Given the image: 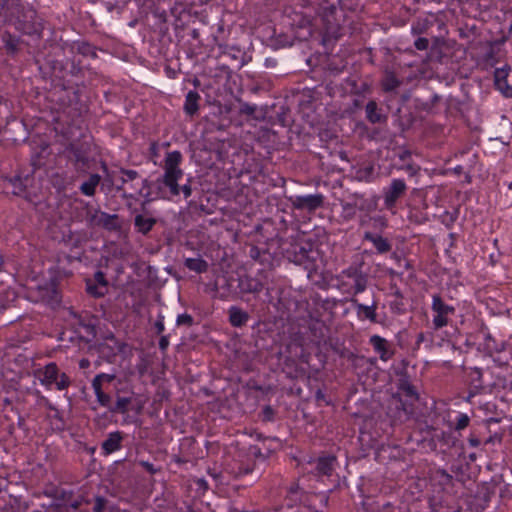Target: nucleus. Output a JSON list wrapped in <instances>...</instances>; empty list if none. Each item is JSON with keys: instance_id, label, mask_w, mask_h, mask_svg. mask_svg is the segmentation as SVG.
I'll use <instances>...</instances> for the list:
<instances>
[{"instance_id": "obj_1", "label": "nucleus", "mask_w": 512, "mask_h": 512, "mask_svg": "<svg viewBox=\"0 0 512 512\" xmlns=\"http://www.w3.org/2000/svg\"><path fill=\"white\" fill-rule=\"evenodd\" d=\"M75 53L94 59L97 57V48L87 41L52 45L50 53L39 69L44 77H50L55 87L65 91L73 90L77 94L75 88L78 83L75 79L82 77L83 69L80 62H76Z\"/></svg>"}, {"instance_id": "obj_2", "label": "nucleus", "mask_w": 512, "mask_h": 512, "mask_svg": "<svg viewBox=\"0 0 512 512\" xmlns=\"http://www.w3.org/2000/svg\"><path fill=\"white\" fill-rule=\"evenodd\" d=\"M272 241H276L282 255L289 262L303 266L309 272L316 269L318 251L314 249L312 241L294 238L288 240L280 237H276Z\"/></svg>"}, {"instance_id": "obj_3", "label": "nucleus", "mask_w": 512, "mask_h": 512, "mask_svg": "<svg viewBox=\"0 0 512 512\" xmlns=\"http://www.w3.org/2000/svg\"><path fill=\"white\" fill-rule=\"evenodd\" d=\"M316 13L320 17L328 37L338 39L341 36L342 14L339 10L341 0H314Z\"/></svg>"}, {"instance_id": "obj_4", "label": "nucleus", "mask_w": 512, "mask_h": 512, "mask_svg": "<svg viewBox=\"0 0 512 512\" xmlns=\"http://www.w3.org/2000/svg\"><path fill=\"white\" fill-rule=\"evenodd\" d=\"M397 388L398 392L392 395L391 403L397 410L395 417L401 418L403 414V421H406L414 414V402L419 396L415 386L403 375L398 380Z\"/></svg>"}, {"instance_id": "obj_5", "label": "nucleus", "mask_w": 512, "mask_h": 512, "mask_svg": "<svg viewBox=\"0 0 512 512\" xmlns=\"http://www.w3.org/2000/svg\"><path fill=\"white\" fill-rule=\"evenodd\" d=\"M182 159L183 156L180 151L175 150L168 152L164 159V174L157 180L158 183H162L166 186L173 196L179 195L178 181L184 174L183 170L180 168Z\"/></svg>"}, {"instance_id": "obj_6", "label": "nucleus", "mask_w": 512, "mask_h": 512, "mask_svg": "<svg viewBox=\"0 0 512 512\" xmlns=\"http://www.w3.org/2000/svg\"><path fill=\"white\" fill-rule=\"evenodd\" d=\"M64 154L76 170L84 169L89 163L90 145L85 141H73L66 146Z\"/></svg>"}, {"instance_id": "obj_7", "label": "nucleus", "mask_w": 512, "mask_h": 512, "mask_svg": "<svg viewBox=\"0 0 512 512\" xmlns=\"http://www.w3.org/2000/svg\"><path fill=\"white\" fill-rule=\"evenodd\" d=\"M86 220L89 226L101 227L110 232L119 231L122 228L119 215L108 214L100 210H94L93 212L89 211L87 213Z\"/></svg>"}, {"instance_id": "obj_8", "label": "nucleus", "mask_w": 512, "mask_h": 512, "mask_svg": "<svg viewBox=\"0 0 512 512\" xmlns=\"http://www.w3.org/2000/svg\"><path fill=\"white\" fill-rule=\"evenodd\" d=\"M40 381L47 387L55 384L58 390H65L71 385L69 376L64 372L60 373L57 364L54 362L44 366L43 378Z\"/></svg>"}, {"instance_id": "obj_9", "label": "nucleus", "mask_w": 512, "mask_h": 512, "mask_svg": "<svg viewBox=\"0 0 512 512\" xmlns=\"http://www.w3.org/2000/svg\"><path fill=\"white\" fill-rule=\"evenodd\" d=\"M288 200L296 210L314 212L324 206L325 197L321 193H316L311 195L290 196Z\"/></svg>"}, {"instance_id": "obj_10", "label": "nucleus", "mask_w": 512, "mask_h": 512, "mask_svg": "<svg viewBox=\"0 0 512 512\" xmlns=\"http://www.w3.org/2000/svg\"><path fill=\"white\" fill-rule=\"evenodd\" d=\"M432 310L436 313L433 318V326L435 330L447 326L449 323V315H452L455 312V308L446 304L440 295L433 296Z\"/></svg>"}, {"instance_id": "obj_11", "label": "nucleus", "mask_w": 512, "mask_h": 512, "mask_svg": "<svg viewBox=\"0 0 512 512\" xmlns=\"http://www.w3.org/2000/svg\"><path fill=\"white\" fill-rule=\"evenodd\" d=\"M18 28L29 36L41 37L43 32L42 20L32 9L24 13L22 18L18 20Z\"/></svg>"}, {"instance_id": "obj_12", "label": "nucleus", "mask_w": 512, "mask_h": 512, "mask_svg": "<svg viewBox=\"0 0 512 512\" xmlns=\"http://www.w3.org/2000/svg\"><path fill=\"white\" fill-rule=\"evenodd\" d=\"M378 177L373 161H363L352 167V178L358 182L371 183Z\"/></svg>"}, {"instance_id": "obj_13", "label": "nucleus", "mask_w": 512, "mask_h": 512, "mask_svg": "<svg viewBox=\"0 0 512 512\" xmlns=\"http://www.w3.org/2000/svg\"><path fill=\"white\" fill-rule=\"evenodd\" d=\"M238 275H224L219 278L216 287L219 292V298L221 300H227L229 298L238 297Z\"/></svg>"}, {"instance_id": "obj_14", "label": "nucleus", "mask_w": 512, "mask_h": 512, "mask_svg": "<svg viewBox=\"0 0 512 512\" xmlns=\"http://www.w3.org/2000/svg\"><path fill=\"white\" fill-rule=\"evenodd\" d=\"M407 190L406 183L402 179H393L384 193V204L387 209L395 207L396 202Z\"/></svg>"}, {"instance_id": "obj_15", "label": "nucleus", "mask_w": 512, "mask_h": 512, "mask_svg": "<svg viewBox=\"0 0 512 512\" xmlns=\"http://www.w3.org/2000/svg\"><path fill=\"white\" fill-rule=\"evenodd\" d=\"M126 344L121 341H115L114 344L101 342L94 345V349L99 354V357L109 363H113L118 353L124 352Z\"/></svg>"}, {"instance_id": "obj_16", "label": "nucleus", "mask_w": 512, "mask_h": 512, "mask_svg": "<svg viewBox=\"0 0 512 512\" xmlns=\"http://www.w3.org/2000/svg\"><path fill=\"white\" fill-rule=\"evenodd\" d=\"M238 296L244 294H258L263 288L264 284L257 278H253L248 274L238 275Z\"/></svg>"}, {"instance_id": "obj_17", "label": "nucleus", "mask_w": 512, "mask_h": 512, "mask_svg": "<svg viewBox=\"0 0 512 512\" xmlns=\"http://www.w3.org/2000/svg\"><path fill=\"white\" fill-rule=\"evenodd\" d=\"M54 496L57 499L63 501L65 505L69 506L73 510H77L83 503H85V504L91 503L90 499L85 498L81 494L75 496V493L73 490L57 489Z\"/></svg>"}, {"instance_id": "obj_18", "label": "nucleus", "mask_w": 512, "mask_h": 512, "mask_svg": "<svg viewBox=\"0 0 512 512\" xmlns=\"http://www.w3.org/2000/svg\"><path fill=\"white\" fill-rule=\"evenodd\" d=\"M353 307L356 309L357 316L360 319H367L372 323H377V308L378 302L373 299L370 305H364L358 301L357 298L352 297L350 299Z\"/></svg>"}, {"instance_id": "obj_19", "label": "nucleus", "mask_w": 512, "mask_h": 512, "mask_svg": "<svg viewBox=\"0 0 512 512\" xmlns=\"http://www.w3.org/2000/svg\"><path fill=\"white\" fill-rule=\"evenodd\" d=\"M342 274L347 278H351L354 280V296L363 292L367 288L368 276L367 274L363 273L359 268L355 266H350L349 268L343 270Z\"/></svg>"}, {"instance_id": "obj_20", "label": "nucleus", "mask_w": 512, "mask_h": 512, "mask_svg": "<svg viewBox=\"0 0 512 512\" xmlns=\"http://www.w3.org/2000/svg\"><path fill=\"white\" fill-rule=\"evenodd\" d=\"M511 71V66L506 64L502 68H497L494 71V84L495 87L505 96L512 97V86L508 84L507 77Z\"/></svg>"}, {"instance_id": "obj_21", "label": "nucleus", "mask_w": 512, "mask_h": 512, "mask_svg": "<svg viewBox=\"0 0 512 512\" xmlns=\"http://www.w3.org/2000/svg\"><path fill=\"white\" fill-rule=\"evenodd\" d=\"M369 343L372 345L375 352L379 354L380 359L383 361L389 360L394 354V352L389 349V342L379 335L371 336Z\"/></svg>"}, {"instance_id": "obj_22", "label": "nucleus", "mask_w": 512, "mask_h": 512, "mask_svg": "<svg viewBox=\"0 0 512 512\" xmlns=\"http://www.w3.org/2000/svg\"><path fill=\"white\" fill-rule=\"evenodd\" d=\"M77 318L79 338L86 343L91 342L97 335L96 326L90 321H85L81 316L75 315Z\"/></svg>"}, {"instance_id": "obj_23", "label": "nucleus", "mask_w": 512, "mask_h": 512, "mask_svg": "<svg viewBox=\"0 0 512 512\" xmlns=\"http://www.w3.org/2000/svg\"><path fill=\"white\" fill-rule=\"evenodd\" d=\"M337 458L334 455L319 457L316 460L315 470L319 476H331L336 464Z\"/></svg>"}, {"instance_id": "obj_24", "label": "nucleus", "mask_w": 512, "mask_h": 512, "mask_svg": "<svg viewBox=\"0 0 512 512\" xmlns=\"http://www.w3.org/2000/svg\"><path fill=\"white\" fill-rule=\"evenodd\" d=\"M228 316L229 323L236 328L245 326L250 318L249 313L238 306H231L228 310Z\"/></svg>"}, {"instance_id": "obj_25", "label": "nucleus", "mask_w": 512, "mask_h": 512, "mask_svg": "<svg viewBox=\"0 0 512 512\" xmlns=\"http://www.w3.org/2000/svg\"><path fill=\"white\" fill-rule=\"evenodd\" d=\"M366 118L371 124L384 123L387 116L382 113L378 104L374 100H370L365 106Z\"/></svg>"}, {"instance_id": "obj_26", "label": "nucleus", "mask_w": 512, "mask_h": 512, "mask_svg": "<svg viewBox=\"0 0 512 512\" xmlns=\"http://www.w3.org/2000/svg\"><path fill=\"white\" fill-rule=\"evenodd\" d=\"M123 434L120 431L112 432L102 443V450L105 454H111L121 448Z\"/></svg>"}, {"instance_id": "obj_27", "label": "nucleus", "mask_w": 512, "mask_h": 512, "mask_svg": "<svg viewBox=\"0 0 512 512\" xmlns=\"http://www.w3.org/2000/svg\"><path fill=\"white\" fill-rule=\"evenodd\" d=\"M200 99H201V97H200L199 93L195 90H190L186 94L185 103H184V107H183V110L186 115H188L189 117H193L194 115L197 114V112L199 110Z\"/></svg>"}, {"instance_id": "obj_28", "label": "nucleus", "mask_w": 512, "mask_h": 512, "mask_svg": "<svg viewBox=\"0 0 512 512\" xmlns=\"http://www.w3.org/2000/svg\"><path fill=\"white\" fill-rule=\"evenodd\" d=\"M157 223L154 217H145L142 214H137L134 218V227L138 233L147 235Z\"/></svg>"}, {"instance_id": "obj_29", "label": "nucleus", "mask_w": 512, "mask_h": 512, "mask_svg": "<svg viewBox=\"0 0 512 512\" xmlns=\"http://www.w3.org/2000/svg\"><path fill=\"white\" fill-rule=\"evenodd\" d=\"M364 240L372 242L377 252L381 254L389 252L392 248L391 244L386 238L372 232H365Z\"/></svg>"}, {"instance_id": "obj_30", "label": "nucleus", "mask_w": 512, "mask_h": 512, "mask_svg": "<svg viewBox=\"0 0 512 512\" xmlns=\"http://www.w3.org/2000/svg\"><path fill=\"white\" fill-rule=\"evenodd\" d=\"M1 38L4 43L6 53L8 55L15 56L20 50V38L8 31H4Z\"/></svg>"}, {"instance_id": "obj_31", "label": "nucleus", "mask_w": 512, "mask_h": 512, "mask_svg": "<svg viewBox=\"0 0 512 512\" xmlns=\"http://www.w3.org/2000/svg\"><path fill=\"white\" fill-rule=\"evenodd\" d=\"M26 179H22L19 176H15L9 179V184L12 187L11 193L16 196L23 197L27 201H32L30 194L27 192V186L25 184Z\"/></svg>"}, {"instance_id": "obj_32", "label": "nucleus", "mask_w": 512, "mask_h": 512, "mask_svg": "<svg viewBox=\"0 0 512 512\" xmlns=\"http://www.w3.org/2000/svg\"><path fill=\"white\" fill-rule=\"evenodd\" d=\"M115 398V403L113 404V407L110 408V413L126 414L132 404V396H121L119 392H117Z\"/></svg>"}, {"instance_id": "obj_33", "label": "nucleus", "mask_w": 512, "mask_h": 512, "mask_svg": "<svg viewBox=\"0 0 512 512\" xmlns=\"http://www.w3.org/2000/svg\"><path fill=\"white\" fill-rule=\"evenodd\" d=\"M401 84L402 81L397 78L393 71H385L381 80V88L385 93L395 91Z\"/></svg>"}, {"instance_id": "obj_34", "label": "nucleus", "mask_w": 512, "mask_h": 512, "mask_svg": "<svg viewBox=\"0 0 512 512\" xmlns=\"http://www.w3.org/2000/svg\"><path fill=\"white\" fill-rule=\"evenodd\" d=\"M101 181L99 174H91L87 181L83 182L80 186V191L86 196H94L96 193V187Z\"/></svg>"}, {"instance_id": "obj_35", "label": "nucleus", "mask_w": 512, "mask_h": 512, "mask_svg": "<svg viewBox=\"0 0 512 512\" xmlns=\"http://www.w3.org/2000/svg\"><path fill=\"white\" fill-rule=\"evenodd\" d=\"M433 26V22L428 18H418L411 26V33L414 36L426 33Z\"/></svg>"}, {"instance_id": "obj_36", "label": "nucleus", "mask_w": 512, "mask_h": 512, "mask_svg": "<svg viewBox=\"0 0 512 512\" xmlns=\"http://www.w3.org/2000/svg\"><path fill=\"white\" fill-rule=\"evenodd\" d=\"M184 265L196 273H205L208 270V263L201 258H187Z\"/></svg>"}, {"instance_id": "obj_37", "label": "nucleus", "mask_w": 512, "mask_h": 512, "mask_svg": "<svg viewBox=\"0 0 512 512\" xmlns=\"http://www.w3.org/2000/svg\"><path fill=\"white\" fill-rule=\"evenodd\" d=\"M293 25L300 29H306L308 35L312 34V18L303 13H295L293 18Z\"/></svg>"}, {"instance_id": "obj_38", "label": "nucleus", "mask_w": 512, "mask_h": 512, "mask_svg": "<svg viewBox=\"0 0 512 512\" xmlns=\"http://www.w3.org/2000/svg\"><path fill=\"white\" fill-rule=\"evenodd\" d=\"M93 390L96 396L97 403L100 406L107 408L108 412H110V408L113 407L114 404L112 402V397L108 393L104 392L103 387H96L93 388Z\"/></svg>"}, {"instance_id": "obj_39", "label": "nucleus", "mask_w": 512, "mask_h": 512, "mask_svg": "<svg viewBox=\"0 0 512 512\" xmlns=\"http://www.w3.org/2000/svg\"><path fill=\"white\" fill-rule=\"evenodd\" d=\"M249 256L255 261L264 263L271 259V254L267 250H262L258 246L252 245L249 249Z\"/></svg>"}, {"instance_id": "obj_40", "label": "nucleus", "mask_w": 512, "mask_h": 512, "mask_svg": "<svg viewBox=\"0 0 512 512\" xmlns=\"http://www.w3.org/2000/svg\"><path fill=\"white\" fill-rule=\"evenodd\" d=\"M86 290L88 294L96 298L103 297L107 292L106 289L94 283L92 280L87 281Z\"/></svg>"}, {"instance_id": "obj_41", "label": "nucleus", "mask_w": 512, "mask_h": 512, "mask_svg": "<svg viewBox=\"0 0 512 512\" xmlns=\"http://www.w3.org/2000/svg\"><path fill=\"white\" fill-rule=\"evenodd\" d=\"M114 374L100 373L96 375L92 380V388L102 387L103 383H111L115 379Z\"/></svg>"}, {"instance_id": "obj_42", "label": "nucleus", "mask_w": 512, "mask_h": 512, "mask_svg": "<svg viewBox=\"0 0 512 512\" xmlns=\"http://www.w3.org/2000/svg\"><path fill=\"white\" fill-rule=\"evenodd\" d=\"M120 173L122 175H124L126 178H124V177L121 178V185L117 186V190H121L123 188V185L127 181L135 180L139 176V174L136 170L125 169V168H121Z\"/></svg>"}, {"instance_id": "obj_43", "label": "nucleus", "mask_w": 512, "mask_h": 512, "mask_svg": "<svg viewBox=\"0 0 512 512\" xmlns=\"http://www.w3.org/2000/svg\"><path fill=\"white\" fill-rule=\"evenodd\" d=\"M93 502V512H104L108 504V499L104 496L96 495L93 498Z\"/></svg>"}, {"instance_id": "obj_44", "label": "nucleus", "mask_w": 512, "mask_h": 512, "mask_svg": "<svg viewBox=\"0 0 512 512\" xmlns=\"http://www.w3.org/2000/svg\"><path fill=\"white\" fill-rule=\"evenodd\" d=\"M484 61L487 65L494 67L498 63L497 51L494 49L492 45H490L489 50L484 55Z\"/></svg>"}, {"instance_id": "obj_45", "label": "nucleus", "mask_w": 512, "mask_h": 512, "mask_svg": "<svg viewBox=\"0 0 512 512\" xmlns=\"http://www.w3.org/2000/svg\"><path fill=\"white\" fill-rule=\"evenodd\" d=\"M485 349L490 353L500 352L503 349V344H501V346H498L494 338L490 334H488L485 338Z\"/></svg>"}, {"instance_id": "obj_46", "label": "nucleus", "mask_w": 512, "mask_h": 512, "mask_svg": "<svg viewBox=\"0 0 512 512\" xmlns=\"http://www.w3.org/2000/svg\"><path fill=\"white\" fill-rule=\"evenodd\" d=\"M275 411L270 405H266L263 407L261 412V419L264 422H270L274 420Z\"/></svg>"}, {"instance_id": "obj_47", "label": "nucleus", "mask_w": 512, "mask_h": 512, "mask_svg": "<svg viewBox=\"0 0 512 512\" xmlns=\"http://www.w3.org/2000/svg\"><path fill=\"white\" fill-rule=\"evenodd\" d=\"M193 323H194L193 317L190 314H187V313L178 315V317L176 319V324L178 326L185 325L187 327H190V326L193 325Z\"/></svg>"}, {"instance_id": "obj_48", "label": "nucleus", "mask_w": 512, "mask_h": 512, "mask_svg": "<svg viewBox=\"0 0 512 512\" xmlns=\"http://www.w3.org/2000/svg\"><path fill=\"white\" fill-rule=\"evenodd\" d=\"M289 115H290V110H289V108L282 106V107H281V112H279V113L277 114L278 121H279V123H280L282 126H287V125H289Z\"/></svg>"}, {"instance_id": "obj_49", "label": "nucleus", "mask_w": 512, "mask_h": 512, "mask_svg": "<svg viewBox=\"0 0 512 512\" xmlns=\"http://www.w3.org/2000/svg\"><path fill=\"white\" fill-rule=\"evenodd\" d=\"M257 107L255 105H250L249 103H241L239 107V113L241 115L254 116Z\"/></svg>"}, {"instance_id": "obj_50", "label": "nucleus", "mask_w": 512, "mask_h": 512, "mask_svg": "<svg viewBox=\"0 0 512 512\" xmlns=\"http://www.w3.org/2000/svg\"><path fill=\"white\" fill-rule=\"evenodd\" d=\"M94 283L100 285L101 287H103L104 289L107 290V287H108V281L106 279V276L104 274V272L102 271H97L95 274H94Z\"/></svg>"}, {"instance_id": "obj_51", "label": "nucleus", "mask_w": 512, "mask_h": 512, "mask_svg": "<svg viewBox=\"0 0 512 512\" xmlns=\"http://www.w3.org/2000/svg\"><path fill=\"white\" fill-rule=\"evenodd\" d=\"M470 422V418L467 414H460V416L457 419V423L455 425L456 430H462L465 429Z\"/></svg>"}, {"instance_id": "obj_52", "label": "nucleus", "mask_w": 512, "mask_h": 512, "mask_svg": "<svg viewBox=\"0 0 512 512\" xmlns=\"http://www.w3.org/2000/svg\"><path fill=\"white\" fill-rule=\"evenodd\" d=\"M191 183H192V178H188L187 183H185L182 186L179 185V194L182 192L186 199L192 195Z\"/></svg>"}, {"instance_id": "obj_53", "label": "nucleus", "mask_w": 512, "mask_h": 512, "mask_svg": "<svg viewBox=\"0 0 512 512\" xmlns=\"http://www.w3.org/2000/svg\"><path fill=\"white\" fill-rule=\"evenodd\" d=\"M154 328H155V332L157 335H163V332L165 330V327H164V316L159 314L157 316V320L155 321L154 323Z\"/></svg>"}, {"instance_id": "obj_54", "label": "nucleus", "mask_w": 512, "mask_h": 512, "mask_svg": "<svg viewBox=\"0 0 512 512\" xmlns=\"http://www.w3.org/2000/svg\"><path fill=\"white\" fill-rule=\"evenodd\" d=\"M222 54H228L231 55L234 59L238 58V54H240V49L236 47L228 48V46L219 45Z\"/></svg>"}, {"instance_id": "obj_55", "label": "nucleus", "mask_w": 512, "mask_h": 512, "mask_svg": "<svg viewBox=\"0 0 512 512\" xmlns=\"http://www.w3.org/2000/svg\"><path fill=\"white\" fill-rule=\"evenodd\" d=\"M414 46L417 50L424 51L429 47V40L425 37H419L415 40Z\"/></svg>"}, {"instance_id": "obj_56", "label": "nucleus", "mask_w": 512, "mask_h": 512, "mask_svg": "<svg viewBox=\"0 0 512 512\" xmlns=\"http://www.w3.org/2000/svg\"><path fill=\"white\" fill-rule=\"evenodd\" d=\"M138 464L143 467L149 474L153 475L157 473L160 469L154 467V465L148 461L140 460Z\"/></svg>"}, {"instance_id": "obj_57", "label": "nucleus", "mask_w": 512, "mask_h": 512, "mask_svg": "<svg viewBox=\"0 0 512 512\" xmlns=\"http://www.w3.org/2000/svg\"><path fill=\"white\" fill-rule=\"evenodd\" d=\"M323 327H324L323 325H319V326L311 325L310 326V331L313 333V335L316 338L319 339V341L324 338Z\"/></svg>"}, {"instance_id": "obj_58", "label": "nucleus", "mask_w": 512, "mask_h": 512, "mask_svg": "<svg viewBox=\"0 0 512 512\" xmlns=\"http://www.w3.org/2000/svg\"><path fill=\"white\" fill-rule=\"evenodd\" d=\"M159 349L165 352L169 346V335H161L159 339Z\"/></svg>"}, {"instance_id": "obj_59", "label": "nucleus", "mask_w": 512, "mask_h": 512, "mask_svg": "<svg viewBox=\"0 0 512 512\" xmlns=\"http://www.w3.org/2000/svg\"><path fill=\"white\" fill-rule=\"evenodd\" d=\"M471 375H475L472 378V383L482 384V371L480 368L472 369Z\"/></svg>"}, {"instance_id": "obj_60", "label": "nucleus", "mask_w": 512, "mask_h": 512, "mask_svg": "<svg viewBox=\"0 0 512 512\" xmlns=\"http://www.w3.org/2000/svg\"><path fill=\"white\" fill-rule=\"evenodd\" d=\"M482 387V384H474L473 387L469 390L466 401L470 402L471 398L477 395Z\"/></svg>"}, {"instance_id": "obj_61", "label": "nucleus", "mask_w": 512, "mask_h": 512, "mask_svg": "<svg viewBox=\"0 0 512 512\" xmlns=\"http://www.w3.org/2000/svg\"><path fill=\"white\" fill-rule=\"evenodd\" d=\"M391 309L399 314L401 313H404L405 312V308L403 306V303L402 302H398V301H395V302H392L391 303Z\"/></svg>"}, {"instance_id": "obj_62", "label": "nucleus", "mask_w": 512, "mask_h": 512, "mask_svg": "<svg viewBox=\"0 0 512 512\" xmlns=\"http://www.w3.org/2000/svg\"><path fill=\"white\" fill-rule=\"evenodd\" d=\"M468 443L472 447H478L481 444V441L477 436L471 434L470 437L468 438Z\"/></svg>"}, {"instance_id": "obj_63", "label": "nucleus", "mask_w": 512, "mask_h": 512, "mask_svg": "<svg viewBox=\"0 0 512 512\" xmlns=\"http://www.w3.org/2000/svg\"><path fill=\"white\" fill-rule=\"evenodd\" d=\"M404 169L410 174V175H416L419 171V167H416L413 164H407Z\"/></svg>"}, {"instance_id": "obj_64", "label": "nucleus", "mask_w": 512, "mask_h": 512, "mask_svg": "<svg viewBox=\"0 0 512 512\" xmlns=\"http://www.w3.org/2000/svg\"><path fill=\"white\" fill-rule=\"evenodd\" d=\"M354 208H355V205L351 204V203H346L345 205H343L344 211L347 212L349 216H354V214H355Z\"/></svg>"}]
</instances>
